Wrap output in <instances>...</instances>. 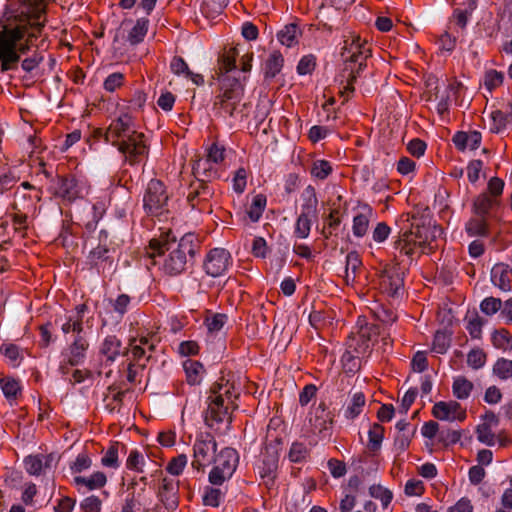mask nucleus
<instances>
[{
	"label": "nucleus",
	"instance_id": "f257e3e1",
	"mask_svg": "<svg viewBox=\"0 0 512 512\" xmlns=\"http://www.w3.org/2000/svg\"><path fill=\"white\" fill-rule=\"evenodd\" d=\"M46 23V10L42 2L22 3L17 9L5 12L0 19V71L18 68L35 75L44 56L35 41L42 36Z\"/></svg>",
	"mask_w": 512,
	"mask_h": 512
},
{
	"label": "nucleus",
	"instance_id": "f03ea898",
	"mask_svg": "<svg viewBox=\"0 0 512 512\" xmlns=\"http://www.w3.org/2000/svg\"><path fill=\"white\" fill-rule=\"evenodd\" d=\"M159 239H153L151 246L159 254H165L162 270L169 275H177L184 271L187 263V255L193 256L199 243L198 237L191 232L185 233L176 243L177 237L169 226L160 227Z\"/></svg>",
	"mask_w": 512,
	"mask_h": 512
},
{
	"label": "nucleus",
	"instance_id": "7ed1b4c3",
	"mask_svg": "<svg viewBox=\"0 0 512 512\" xmlns=\"http://www.w3.org/2000/svg\"><path fill=\"white\" fill-rule=\"evenodd\" d=\"M105 141L117 146L131 165L139 163L140 158L147 153L144 134L133 128L132 118L128 114L112 120L105 130Z\"/></svg>",
	"mask_w": 512,
	"mask_h": 512
},
{
	"label": "nucleus",
	"instance_id": "20e7f679",
	"mask_svg": "<svg viewBox=\"0 0 512 512\" xmlns=\"http://www.w3.org/2000/svg\"><path fill=\"white\" fill-rule=\"evenodd\" d=\"M244 85L235 77H224L220 84V93L215 97L213 107L219 116L228 115L242 121L246 116V104L242 103Z\"/></svg>",
	"mask_w": 512,
	"mask_h": 512
},
{
	"label": "nucleus",
	"instance_id": "39448f33",
	"mask_svg": "<svg viewBox=\"0 0 512 512\" xmlns=\"http://www.w3.org/2000/svg\"><path fill=\"white\" fill-rule=\"evenodd\" d=\"M143 201L144 209L152 217V221L169 222L175 219L168 208V195L160 180L152 179L148 183Z\"/></svg>",
	"mask_w": 512,
	"mask_h": 512
},
{
	"label": "nucleus",
	"instance_id": "423d86ee",
	"mask_svg": "<svg viewBox=\"0 0 512 512\" xmlns=\"http://www.w3.org/2000/svg\"><path fill=\"white\" fill-rule=\"evenodd\" d=\"M213 462L214 466L208 479L212 485L221 486L232 477L237 468L239 456L235 449L226 447L215 455Z\"/></svg>",
	"mask_w": 512,
	"mask_h": 512
},
{
	"label": "nucleus",
	"instance_id": "0eeeda50",
	"mask_svg": "<svg viewBox=\"0 0 512 512\" xmlns=\"http://www.w3.org/2000/svg\"><path fill=\"white\" fill-rule=\"evenodd\" d=\"M369 349V341L364 332L349 340L348 347L341 357V363L347 374H354L360 368V357Z\"/></svg>",
	"mask_w": 512,
	"mask_h": 512
},
{
	"label": "nucleus",
	"instance_id": "6e6552de",
	"mask_svg": "<svg viewBox=\"0 0 512 512\" xmlns=\"http://www.w3.org/2000/svg\"><path fill=\"white\" fill-rule=\"evenodd\" d=\"M216 446L212 435L208 433L198 435L193 446L192 466L200 470L209 465L215 457Z\"/></svg>",
	"mask_w": 512,
	"mask_h": 512
},
{
	"label": "nucleus",
	"instance_id": "1a4fd4ad",
	"mask_svg": "<svg viewBox=\"0 0 512 512\" xmlns=\"http://www.w3.org/2000/svg\"><path fill=\"white\" fill-rule=\"evenodd\" d=\"M310 432L320 440L330 439L333 430V417L323 405L316 407L309 416Z\"/></svg>",
	"mask_w": 512,
	"mask_h": 512
},
{
	"label": "nucleus",
	"instance_id": "9d476101",
	"mask_svg": "<svg viewBox=\"0 0 512 512\" xmlns=\"http://www.w3.org/2000/svg\"><path fill=\"white\" fill-rule=\"evenodd\" d=\"M300 212L296 224H312L318 222V200L315 188L307 186L301 194Z\"/></svg>",
	"mask_w": 512,
	"mask_h": 512
},
{
	"label": "nucleus",
	"instance_id": "9b49d317",
	"mask_svg": "<svg viewBox=\"0 0 512 512\" xmlns=\"http://www.w3.org/2000/svg\"><path fill=\"white\" fill-rule=\"evenodd\" d=\"M230 265V253L223 248H214L206 256L204 270L212 277H219L228 270Z\"/></svg>",
	"mask_w": 512,
	"mask_h": 512
},
{
	"label": "nucleus",
	"instance_id": "f8f14e48",
	"mask_svg": "<svg viewBox=\"0 0 512 512\" xmlns=\"http://www.w3.org/2000/svg\"><path fill=\"white\" fill-rule=\"evenodd\" d=\"M53 194L67 202L82 197L83 189L79 185L77 179L72 175L57 176L52 186Z\"/></svg>",
	"mask_w": 512,
	"mask_h": 512
},
{
	"label": "nucleus",
	"instance_id": "ddd939ff",
	"mask_svg": "<svg viewBox=\"0 0 512 512\" xmlns=\"http://www.w3.org/2000/svg\"><path fill=\"white\" fill-rule=\"evenodd\" d=\"M360 56H363V58L371 57V48L367 41L356 35L345 39L341 52L344 63H353V61L360 59Z\"/></svg>",
	"mask_w": 512,
	"mask_h": 512
},
{
	"label": "nucleus",
	"instance_id": "4468645a",
	"mask_svg": "<svg viewBox=\"0 0 512 512\" xmlns=\"http://www.w3.org/2000/svg\"><path fill=\"white\" fill-rule=\"evenodd\" d=\"M433 415L442 421H463L466 411L456 401H440L434 405Z\"/></svg>",
	"mask_w": 512,
	"mask_h": 512
},
{
	"label": "nucleus",
	"instance_id": "2eb2a0df",
	"mask_svg": "<svg viewBox=\"0 0 512 512\" xmlns=\"http://www.w3.org/2000/svg\"><path fill=\"white\" fill-rule=\"evenodd\" d=\"M278 461L279 456L276 449L274 447H267L257 464L258 473L267 484L273 482L275 478L278 469Z\"/></svg>",
	"mask_w": 512,
	"mask_h": 512
},
{
	"label": "nucleus",
	"instance_id": "dca6fc26",
	"mask_svg": "<svg viewBox=\"0 0 512 512\" xmlns=\"http://www.w3.org/2000/svg\"><path fill=\"white\" fill-rule=\"evenodd\" d=\"M56 457L53 454H37L29 455L24 459L26 471L33 476L45 474L47 470L51 469L55 463Z\"/></svg>",
	"mask_w": 512,
	"mask_h": 512
},
{
	"label": "nucleus",
	"instance_id": "f3484780",
	"mask_svg": "<svg viewBox=\"0 0 512 512\" xmlns=\"http://www.w3.org/2000/svg\"><path fill=\"white\" fill-rule=\"evenodd\" d=\"M403 273L398 268L386 270L381 277V287L384 292L393 298L399 297L403 292Z\"/></svg>",
	"mask_w": 512,
	"mask_h": 512
},
{
	"label": "nucleus",
	"instance_id": "a211bd4d",
	"mask_svg": "<svg viewBox=\"0 0 512 512\" xmlns=\"http://www.w3.org/2000/svg\"><path fill=\"white\" fill-rule=\"evenodd\" d=\"M224 147L219 146L216 143H213L208 149L206 160L199 159L193 165V174L194 175H206L210 168L207 165L210 162L220 163L224 160Z\"/></svg>",
	"mask_w": 512,
	"mask_h": 512
},
{
	"label": "nucleus",
	"instance_id": "6ab92c4d",
	"mask_svg": "<svg viewBox=\"0 0 512 512\" xmlns=\"http://www.w3.org/2000/svg\"><path fill=\"white\" fill-rule=\"evenodd\" d=\"M491 281L504 292L512 289V270L503 263L496 264L491 270Z\"/></svg>",
	"mask_w": 512,
	"mask_h": 512
},
{
	"label": "nucleus",
	"instance_id": "aec40b11",
	"mask_svg": "<svg viewBox=\"0 0 512 512\" xmlns=\"http://www.w3.org/2000/svg\"><path fill=\"white\" fill-rule=\"evenodd\" d=\"M87 307L85 304L76 306L75 310L72 311L67 317L64 323L61 325V330L64 334L70 332L76 333L77 336H81L82 319Z\"/></svg>",
	"mask_w": 512,
	"mask_h": 512
},
{
	"label": "nucleus",
	"instance_id": "412c9836",
	"mask_svg": "<svg viewBox=\"0 0 512 512\" xmlns=\"http://www.w3.org/2000/svg\"><path fill=\"white\" fill-rule=\"evenodd\" d=\"M238 56L237 48H229L218 59V67L215 71L219 82L222 78L230 77L227 75L232 70L236 69V57Z\"/></svg>",
	"mask_w": 512,
	"mask_h": 512
},
{
	"label": "nucleus",
	"instance_id": "4be33fe9",
	"mask_svg": "<svg viewBox=\"0 0 512 512\" xmlns=\"http://www.w3.org/2000/svg\"><path fill=\"white\" fill-rule=\"evenodd\" d=\"M481 140L482 136L478 131H471L469 133L459 131L452 138L454 145L460 151H464L466 148L471 150L477 149L481 144Z\"/></svg>",
	"mask_w": 512,
	"mask_h": 512
},
{
	"label": "nucleus",
	"instance_id": "5701e85b",
	"mask_svg": "<svg viewBox=\"0 0 512 512\" xmlns=\"http://www.w3.org/2000/svg\"><path fill=\"white\" fill-rule=\"evenodd\" d=\"M178 485L173 481L164 479L158 497L167 510H175L178 507Z\"/></svg>",
	"mask_w": 512,
	"mask_h": 512
},
{
	"label": "nucleus",
	"instance_id": "b1692460",
	"mask_svg": "<svg viewBox=\"0 0 512 512\" xmlns=\"http://www.w3.org/2000/svg\"><path fill=\"white\" fill-rule=\"evenodd\" d=\"M100 352L106 358V363L112 364L119 355L125 353V350L122 349L121 341L116 336H107L101 345Z\"/></svg>",
	"mask_w": 512,
	"mask_h": 512
},
{
	"label": "nucleus",
	"instance_id": "393cba45",
	"mask_svg": "<svg viewBox=\"0 0 512 512\" xmlns=\"http://www.w3.org/2000/svg\"><path fill=\"white\" fill-rule=\"evenodd\" d=\"M367 59L368 58L360 56V59L353 61V63H344L345 67L343 69V73L348 72L346 76L347 85L345 90H349L350 92L354 91L353 83L361 76L362 71L366 68ZM342 77H345V75L343 74Z\"/></svg>",
	"mask_w": 512,
	"mask_h": 512
},
{
	"label": "nucleus",
	"instance_id": "a878e982",
	"mask_svg": "<svg viewBox=\"0 0 512 512\" xmlns=\"http://www.w3.org/2000/svg\"><path fill=\"white\" fill-rule=\"evenodd\" d=\"M212 191L205 183V180H198L196 184H192L187 195V202L192 208H195L200 201H206L211 197Z\"/></svg>",
	"mask_w": 512,
	"mask_h": 512
},
{
	"label": "nucleus",
	"instance_id": "bb28decb",
	"mask_svg": "<svg viewBox=\"0 0 512 512\" xmlns=\"http://www.w3.org/2000/svg\"><path fill=\"white\" fill-rule=\"evenodd\" d=\"M183 369L190 385L200 384L204 375V367L199 361L187 359L183 362Z\"/></svg>",
	"mask_w": 512,
	"mask_h": 512
},
{
	"label": "nucleus",
	"instance_id": "cd10ccee",
	"mask_svg": "<svg viewBox=\"0 0 512 512\" xmlns=\"http://www.w3.org/2000/svg\"><path fill=\"white\" fill-rule=\"evenodd\" d=\"M74 482L78 486L94 490L103 487L107 482V478L103 472L97 471L90 476H77L74 478Z\"/></svg>",
	"mask_w": 512,
	"mask_h": 512
},
{
	"label": "nucleus",
	"instance_id": "c85d7f7f",
	"mask_svg": "<svg viewBox=\"0 0 512 512\" xmlns=\"http://www.w3.org/2000/svg\"><path fill=\"white\" fill-rule=\"evenodd\" d=\"M88 344L82 336H76L69 351L68 362L72 366L79 365L85 356Z\"/></svg>",
	"mask_w": 512,
	"mask_h": 512
},
{
	"label": "nucleus",
	"instance_id": "c756f323",
	"mask_svg": "<svg viewBox=\"0 0 512 512\" xmlns=\"http://www.w3.org/2000/svg\"><path fill=\"white\" fill-rule=\"evenodd\" d=\"M301 35V31L297 24L291 23L281 29L278 34V40L282 45L291 47L298 42V38Z\"/></svg>",
	"mask_w": 512,
	"mask_h": 512
},
{
	"label": "nucleus",
	"instance_id": "7c9ffc66",
	"mask_svg": "<svg viewBox=\"0 0 512 512\" xmlns=\"http://www.w3.org/2000/svg\"><path fill=\"white\" fill-rule=\"evenodd\" d=\"M284 58L279 51H273L265 62V78L273 79L282 69Z\"/></svg>",
	"mask_w": 512,
	"mask_h": 512
},
{
	"label": "nucleus",
	"instance_id": "2f4dec72",
	"mask_svg": "<svg viewBox=\"0 0 512 512\" xmlns=\"http://www.w3.org/2000/svg\"><path fill=\"white\" fill-rule=\"evenodd\" d=\"M0 352L7 358L9 364L18 367L24 359V350L13 343H6L0 347Z\"/></svg>",
	"mask_w": 512,
	"mask_h": 512
},
{
	"label": "nucleus",
	"instance_id": "473e14b6",
	"mask_svg": "<svg viewBox=\"0 0 512 512\" xmlns=\"http://www.w3.org/2000/svg\"><path fill=\"white\" fill-rule=\"evenodd\" d=\"M225 491L220 487H205L202 500L205 506L218 507L224 500Z\"/></svg>",
	"mask_w": 512,
	"mask_h": 512
},
{
	"label": "nucleus",
	"instance_id": "72a5a7b5",
	"mask_svg": "<svg viewBox=\"0 0 512 512\" xmlns=\"http://www.w3.org/2000/svg\"><path fill=\"white\" fill-rule=\"evenodd\" d=\"M361 265V260L356 252H350L346 256V267L344 279L347 284H352L355 281L356 272Z\"/></svg>",
	"mask_w": 512,
	"mask_h": 512
},
{
	"label": "nucleus",
	"instance_id": "f704fd0d",
	"mask_svg": "<svg viewBox=\"0 0 512 512\" xmlns=\"http://www.w3.org/2000/svg\"><path fill=\"white\" fill-rule=\"evenodd\" d=\"M473 389V384L463 376H458L454 379L452 385L453 395L459 399L464 400L470 396Z\"/></svg>",
	"mask_w": 512,
	"mask_h": 512
},
{
	"label": "nucleus",
	"instance_id": "c9c22d12",
	"mask_svg": "<svg viewBox=\"0 0 512 512\" xmlns=\"http://www.w3.org/2000/svg\"><path fill=\"white\" fill-rule=\"evenodd\" d=\"M365 405V396L361 392H356L352 395L350 403L347 405L344 415L347 419H354L362 411Z\"/></svg>",
	"mask_w": 512,
	"mask_h": 512
},
{
	"label": "nucleus",
	"instance_id": "e433bc0d",
	"mask_svg": "<svg viewBox=\"0 0 512 512\" xmlns=\"http://www.w3.org/2000/svg\"><path fill=\"white\" fill-rule=\"evenodd\" d=\"M266 203L267 198L264 194H257L253 197L252 203L247 210L248 217L252 222H257L260 219Z\"/></svg>",
	"mask_w": 512,
	"mask_h": 512
},
{
	"label": "nucleus",
	"instance_id": "4c0bfd02",
	"mask_svg": "<svg viewBox=\"0 0 512 512\" xmlns=\"http://www.w3.org/2000/svg\"><path fill=\"white\" fill-rule=\"evenodd\" d=\"M494 203L495 200L486 193L481 194L474 201V211L476 214H479L483 218V224H485L487 220L485 216L489 214V211L492 209Z\"/></svg>",
	"mask_w": 512,
	"mask_h": 512
},
{
	"label": "nucleus",
	"instance_id": "58836bf2",
	"mask_svg": "<svg viewBox=\"0 0 512 512\" xmlns=\"http://www.w3.org/2000/svg\"><path fill=\"white\" fill-rule=\"evenodd\" d=\"M149 458L138 450H131L126 460V467L129 470L143 472L144 466Z\"/></svg>",
	"mask_w": 512,
	"mask_h": 512
},
{
	"label": "nucleus",
	"instance_id": "ea45409f",
	"mask_svg": "<svg viewBox=\"0 0 512 512\" xmlns=\"http://www.w3.org/2000/svg\"><path fill=\"white\" fill-rule=\"evenodd\" d=\"M148 31V20L146 19H138L136 24L133 26L131 31L128 34V41L132 45H136L143 41L146 33Z\"/></svg>",
	"mask_w": 512,
	"mask_h": 512
},
{
	"label": "nucleus",
	"instance_id": "a19ab883",
	"mask_svg": "<svg viewBox=\"0 0 512 512\" xmlns=\"http://www.w3.org/2000/svg\"><path fill=\"white\" fill-rule=\"evenodd\" d=\"M101 464L105 468L117 469L119 462V447L117 444L111 445L103 454Z\"/></svg>",
	"mask_w": 512,
	"mask_h": 512
},
{
	"label": "nucleus",
	"instance_id": "79ce46f5",
	"mask_svg": "<svg viewBox=\"0 0 512 512\" xmlns=\"http://www.w3.org/2000/svg\"><path fill=\"white\" fill-rule=\"evenodd\" d=\"M353 224L355 225H363L369 224L372 221L373 211L372 208L366 204L358 205L354 209L353 213Z\"/></svg>",
	"mask_w": 512,
	"mask_h": 512
},
{
	"label": "nucleus",
	"instance_id": "37998d69",
	"mask_svg": "<svg viewBox=\"0 0 512 512\" xmlns=\"http://www.w3.org/2000/svg\"><path fill=\"white\" fill-rule=\"evenodd\" d=\"M0 386L7 399H15L20 392V383L11 377H5L0 380Z\"/></svg>",
	"mask_w": 512,
	"mask_h": 512
},
{
	"label": "nucleus",
	"instance_id": "c03bdc74",
	"mask_svg": "<svg viewBox=\"0 0 512 512\" xmlns=\"http://www.w3.org/2000/svg\"><path fill=\"white\" fill-rule=\"evenodd\" d=\"M494 374L501 380L512 378V360L500 358L493 367Z\"/></svg>",
	"mask_w": 512,
	"mask_h": 512
},
{
	"label": "nucleus",
	"instance_id": "a18cd8bd",
	"mask_svg": "<svg viewBox=\"0 0 512 512\" xmlns=\"http://www.w3.org/2000/svg\"><path fill=\"white\" fill-rule=\"evenodd\" d=\"M477 439L487 445L493 446L496 443L495 433L492 431V427L489 424H479L476 430Z\"/></svg>",
	"mask_w": 512,
	"mask_h": 512
},
{
	"label": "nucleus",
	"instance_id": "49530a36",
	"mask_svg": "<svg viewBox=\"0 0 512 512\" xmlns=\"http://www.w3.org/2000/svg\"><path fill=\"white\" fill-rule=\"evenodd\" d=\"M492 343L494 347L506 351L512 348V337L504 330L495 331L492 334Z\"/></svg>",
	"mask_w": 512,
	"mask_h": 512
},
{
	"label": "nucleus",
	"instance_id": "de8ad7c7",
	"mask_svg": "<svg viewBox=\"0 0 512 512\" xmlns=\"http://www.w3.org/2000/svg\"><path fill=\"white\" fill-rule=\"evenodd\" d=\"M504 79V75L502 72H499L494 69H490L486 71L484 76V85L489 91L499 87L502 85Z\"/></svg>",
	"mask_w": 512,
	"mask_h": 512
},
{
	"label": "nucleus",
	"instance_id": "09e8293b",
	"mask_svg": "<svg viewBox=\"0 0 512 512\" xmlns=\"http://www.w3.org/2000/svg\"><path fill=\"white\" fill-rule=\"evenodd\" d=\"M369 494L379 499L384 507H387L392 500V493L381 485H372L369 488Z\"/></svg>",
	"mask_w": 512,
	"mask_h": 512
},
{
	"label": "nucleus",
	"instance_id": "8fccbe9b",
	"mask_svg": "<svg viewBox=\"0 0 512 512\" xmlns=\"http://www.w3.org/2000/svg\"><path fill=\"white\" fill-rule=\"evenodd\" d=\"M450 346L449 337L445 332L438 331L434 335L432 350L437 354H444Z\"/></svg>",
	"mask_w": 512,
	"mask_h": 512
},
{
	"label": "nucleus",
	"instance_id": "3c124183",
	"mask_svg": "<svg viewBox=\"0 0 512 512\" xmlns=\"http://www.w3.org/2000/svg\"><path fill=\"white\" fill-rule=\"evenodd\" d=\"M248 171L244 167H240L236 170L233 177V190L242 194L245 191L247 185Z\"/></svg>",
	"mask_w": 512,
	"mask_h": 512
},
{
	"label": "nucleus",
	"instance_id": "603ef678",
	"mask_svg": "<svg viewBox=\"0 0 512 512\" xmlns=\"http://www.w3.org/2000/svg\"><path fill=\"white\" fill-rule=\"evenodd\" d=\"M486 363V355L481 349H472L467 355V364L473 369H480Z\"/></svg>",
	"mask_w": 512,
	"mask_h": 512
},
{
	"label": "nucleus",
	"instance_id": "864d4df0",
	"mask_svg": "<svg viewBox=\"0 0 512 512\" xmlns=\"http://www.w3.org/2000/svg\"><path fill=\"white\" fill-rule=\"evenodd\" d=\"M188 458L185 454H180L173 458L167 465V471L174 476L180 475L187 465Z\"/></svg>",
	"mask_w": 512,
	"mask_h": 512
},
{
	"label": "nucleus",
	"instance_id": "5fc2aeb1",
	"mask_svg": "<svg viewBox=\"0 0 512 512\" xmlns=\"http://www.w3.org/2000/svg\"><path fill=\"white\" fill-rule=\"evenodd\" d=\"M331 171L332 167L328 161L317 160L313 163L311 174L318 179H324L331 173Z\"/></svg>",
	"mask_w": 512,
	"mask_h": 512
},
{
	"label": "nucleus",
	"instance_id": "6e6d98bb",
	"mask_svg": "<svg viewBox=\"0 0 512 512\" xmlns=\"http://www.w3.org/2000/svg\"><path fill=\"white\" fill-rule=\"evenodd\" d=\"M368 438H369V448L371 450H377L380 448L382 439H383V431L382 427L379 425H374L370 428L368 432Z\"/></svg>",
	"mask_w": 512,
	"mask_h": 512
},
{
	"label": "nucleus",
	"instance_id": "4d7b16f0",
	"mask_svg": "<svg viewBox=\"0 0 512 512\" xmlns=\"http://www.w3.org/2000/svg\"><path fill=\"white\" fill-rule=\"evenodd\" d=\"M315 66L316 58L311 54L305 55L300 59L297 65V72L300 75L311 74L314 71Z\"/></svg>",
	"mask_w": 512,
	"mask_h": 512
},
{
	"label": "nucleus",
	"instance_id": "13d9d810",
	"mask_svg": "<svg viewBox=\"0 0 512 512\" xmlns=\"http://www.w3.org/2000/svg\"><path fill=\"white\" fill-rule=\"evenodd\" d=\"M308 454V449L305 444L301 442L292 443L289 451V459L292 462H301L306 458Z\"/></svg>",
	"mask_w": 512,
	"mask_h": 512
},
{
	"label": "nucleus",
	"instance_id": "bf43d9fd",
	"mask_svg": "<svg viewBox=\"0 0 512 512\" xmlns=\"http://www.w3.org/2000/svg\"><path fill=\"white\" fill-rule=\"evenodd\" d=\"M502 307V302L498 298L488 297L485 298L481 304L480 309L486 315H493L498 312Z\"/></svg>",
	"mask_w": 512,
	"mask_h": 512
},
{
	"label": "nucleus",
	"instance_id": "052dcab7",
	"mask_svg": "<svg viewBox=\"0 0 512 512\" xmlns=\"http://www.w3.org/2000/svg\"><path fill=\"white\" fill-rule=\"evenodd\" d=\"M170 69L172 73L177 76L185 75L187 76L190 73V69L186 61L180 56H174L170 62Z\"/></svg>",
	"mask_w": 512,
	"mask_h": 512
},
{
	"label": "nucleus",
	"instance_id": "680f3d73",
	"mask_svg": "<svg viewBox=\"0 0 512 512\" xmlns=\"http://www.w3.org/2000/svg\"><path fill=\"white\" fill-rule=\"evenodd\" d=\"M300 184V178L296 173H290L286 176L283 183V193L284 195H290L294 193Z\"/></svg>",
	"mask_w": 512,
	"mask_h": 512
},
{
	"label": "nucleus",
	"instance_id": "e2e57ef3",
	"mask_svg": "<svg viewBox=\"0 0 512 512\" xmlns=\"http://www.w3.org/2000/svg\"><path fill=\"white\" fill-rule=\"evenodd\" d=\"M111 304L113 306L114 311L118 313L120 316H123L128 310V306L130 304V297L126 294H121L115 300H111Z\"/></svg>",
	"mask_w": 512,
	"mask_h": 512
},
{
	"label": "nucleus",
	"instance_id": "0e129e2a",
	"mask_svg": "<svg viewBox=\"0 0 512 512\" xmlns=\"http://www.w3.org/2000/svg\"><path fill=\"white\" fill-rule=\"evenodd\" d=\"M492 119L495 125V131L499 132L501 129L505 128L507 124L512 121L509 118L508 113L505 111L497 110L492 113Z\"/></svg>",
	"mask_w": 512,
	"mask_h": 512
},
{
	"label": "nucleus",
	"instance_id": "69168bd1",
	"mask_svg": "<svg viewBox=\"0 0 512 512\" xmlns=\"http://www.w3.org/2000/svg\"><path fill=\"white\" fill-rule=\"evenodd\" d=\"M80 508L83 512H100L101 501L96 496H89L81 502Z\"/></svg>",
	"mask_w": 512,
	"mask_h": 512
},
{
	"label": "nucleus",
	"instance_id": "338daca9",
	"mask_svg": "<svg viewBox=\"0 0 512 512\" xmlns=\"http://www.w3.org/2000/svg\"><path fill=\"white\" fill-rule=\"evenodd\" d=\"M407 150L412 156L419 158L425 153L426 143L419 138H415L408 143Z\"/></svg>",
	"mask_w": 512,
	"mask_h": 512
},
{
	"label": "nucleus",
	"instance_id": "774afa93",
	"mask_svg": "<svg viewBox=\"0 0 512 512\" xmlns=\"http://www.w3.org/2000/svg\"><path fill=\"white\" fill-rule=\"evenodd\" d=\"M74 507V499L68 496H62L57 500V504L54 506V510L55 512H72Z\"/></svg>",
	"mask_w": 512,
	"mask_h": 512
}]
</instances>
